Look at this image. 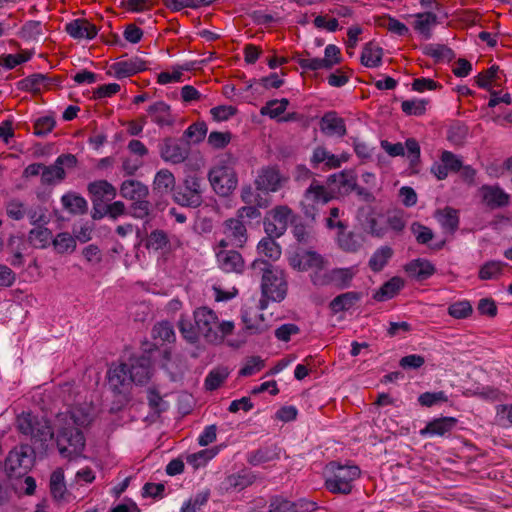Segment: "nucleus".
<instances>
[{
  "mask_svg": "<svg viewBox=\"0 0 512 512\" xmlns=\"http://www.w3.org/2000/svg\"><path fill=\"white\" fill-rule=\"evenodd\" d=\"M194 323L182 315L178 329L183 338L189 343H196L202 337L207 343L221 344L233 333L235 324L230 320L220 321L214 310L209 307H198L193 312Z\"/></svg>",
  "mask_w": 512,
  "mask_h": 512,
  "instance_id": "obj_2",
  "label": "nucleus"
},
{
  "mask_svg": "<svg viewBox=\"0 0 512 512\" xmlns=\"http://www.w3.org/2000/svg\"><path fill=\"white\" fill-rule=\"evenodd\" d=\"M65 31L77 40H92L96 37L98 29L86 19H74L65 25Z\"/></svg>",
  "mask_w": 512,
  "mask_h": 512,
  "instance_id": "obj_21",
  "label": "nucleus"
},
{
  "mask_svg": "<svg viewBox=\"0 0 512 512\" xmlns=\"http://www.w3.org/2000/svg\"><path fill=\"white\" fill-rule=\"evenodd\" d=\"M31 58V53L23 52L19 54H7L0 56V65L6 69H13L16 66L27 62Z\"/></svg>",
  "mask_w": 512,
  "mask_h": 512,
  "instance_id": "obj_56",
  "label": "nucleus"
},
{
  "mask_svg": "<svg viewBox=\"0 0 512 512\" xmlns=\"http://www.w3.org/2000/svg\"><path fill=\"white\" fill-rule=\"evenodd\" d=\"M94 417V407L88 402L74 404L56 416V444L62 457L72 459L82 454L85 438L80 428L89 426Z\"/></svg>",
  "mask_w": 512,
  "mask_h": 512,
  "instance_id": "obj_1",
  "label": "nucleus"
},
{
  "mask_svg": "<svg viewBox=\"0 0 512 512\" xmlns=\"http://www.w3.org/2000/svg\"><path fill=\"white\" fill-rule=\"evenodd\" d=\"M50 492L54 499L64 500L67 494L64 472L61 468L54 470L50 477Z\"/></svg>",
  "mask_w": 512,
  "mask_h": 512,
  "instance_id": "obj_37",
  "label": "nucleus"
},
{
  "mask_svg": "<svg viewBox=\"0 0 512 512\" xmlns=\"http://www.w3.org/2000/svg\"><path fill=\"white\" fill-rule=\"evenodd\" d=\"M506 264L501 261H488L482 265L479 271V277L482 280L496 279L501 275L503 267Z\"/></svg>",
  "mask_w": 512,
  "mask_h": 512,
  "instance_id": "obj_48",
  "label": "nucleus"
},
{
  "mask_svg": "<svg viewBox=\"0 0 512 512\" xmlns=\"http://www.w3.org/2000/svg\"><path fill=\"white\" fill-rule=\"evenodd\" d=\"M300 329L296 324L285 323L275 330V337L279 341L288 342L292 336L297 335Z\"/></svg>",
  "mask_w": 512,
  "mask_h": 512,
  "instance_id": "obj_63",
  "label": "nucleus"
},
{
  "mask_svg": "<svg viewBox=\"0 0 512 512\" xmlns=\"http://www.w3.org/2000/svg\"><path fill=\"white\" fill-rule=\"evenodd\" d=\"M330 199L332 194L323 185L314 181L306 190L302 200L305 215L314 219L317 207L325 205Z\"/></svg>",
  "mask_w": 512,
  "mask_h": 512,
  "instance_id": "obj_11",
  "label": "nucleus"
},
{
  "mask_svg": "<svg viewBox=\"0 0 512 512\" xmlns=\"http://www.w3.org/2000/svg\"><path fill=\"white\" fill-rule=\"evenodd\" d=\"M337 242L343 250L349 252H354L360 247V243L353 233L345 232V227L343 229H339Z\"/></svg>",
  "mask_w": 512,
  "mask_h": 512,
  "instance_id": "obj_52",
  "label": "nucleus"
},
{
  "mask_svg": "<svg viewBox=\"0 0 512 512\" xmlns=\"http://www.w3.org/2000/svg\"><path fill=\"white\" fill-rule=\"evenodd\" d=\"M284 178L275 167L262 168L255 179L256 188L264 192H276L282 186Z\"/></svg>",
  "mask_w": 512,
  "mask_h": 512,
  "instance_id": "obj_16",
  "label": "nucleus"
},
{
  "mask_svg": "<svg viewBox=\"0 0 512 512\" xmlns=\"http://www.w3.org/2000/svg\"><path fill=\"white\" fill-rule=\"evenodd\" d=\"M456 424V419L452 417H444L435 419L427 424L425 429L421 431V434L430 436H444L450 432Z\"/></svg>",
  "mask_w": 512,
  "mask_h": 512,
  "instance_id": "obj_32",
  "label": "nucleus"
},
{
  "mask_svg": "<svg viewBox=\"0 0 512 512\" xmlns=\"http://www.w3.org/2000/svg\"><path fill=\"white\" fill-rule=\"evenodd\" d=\"M356 272L357 270L355 267L336 268L330 270V279L332 280V285L340 289L349 287Z\"/></svg>",
  "mask_w": 512,
  "mask_h": 512,
  "instance_id": "obj_36",
  "label": "nucleus"
},
{
  "mask_svg": "<svg viewBox=\"0 0 512 512\" xmlns=\"http://www.w3.org/2000/svg\"><path fill=\"white\" fill-rule=\"evenodd\" d=\"M122 197L131 201L145 199L148 196V188L146 185L137 180H125L120 187Z\"/></svg>",
  "mask_w": 512,
  "mask_h": 512,
  "instance_id": "obj_30",
  "label": "nucleus"
},
{
  "mask_svg": "<svg viewBox=\"0 0 512 512\" xmlns=\"http://www.w3.org/2000/svg\"><path fill=\"white\" fill-rule=\"evenodd\" d=\"M328 182L337 187L339 193L348 194L356 191L359 196L367 198L370 194L365 188L357 186V177L353 170H343L328 177Z\"/></svg>",
  "mask_w": 512,
  "mask_h": 512,
  "instance_id": "obj_14",
  "label": "nucleus"
},
{
  "mask_svg": "<svg viewBox=\"0 0 512 512\" xmlns=\"http://www.w3.org/2000/svg\"><path fill=\"white\" fill-rule=\"evenodd\" d=\"M321 131L328 136L343 137L346 134L345 121L335 112L326 113L321 119Z\"/></svg>",
  "mask_w": 512,
  "mask_h": 512,
  "instance_id": "obj_26",
  "label": "nucleus"
},
{
  "mask_svg": "<svg viewBox=\"0 0 512 512\" xmlns=\"http://www.w3.org/2000/svg\"><path fill=\"white\" fill-rule=\"evenodd\" d=\"M128 367V375H131V383L142 385L149 381L152 370L151 361L148 357L141 356L134 358L131 360V364H128Z\"/></svg>",
  "mask_w": 512,
  "mask_h": 512,
  "instance_id": "obj_20",
  "label": "nucleus"
},
{
  "mask_svg": "<svg viewBox=\"0 0 512 512\" xmlns=\"http://www.w3.org/2000/svg\"><path fill=\"white\" fill-rule=\"evenodd\" d=\"M188 153V148L174 139H166L160 147L161 158L172 164L182 163Z\"/></svg>",
  "mask_w": 512,
  "mask_h": 512,
  "instance_id": "obj_18",
  "label": "nucleus"
},
{
  "mask_svg": "<svg viewBox=\"0 0 512 512\" xmlns=\"http://www.w3.org/2000/svg\"><path fill=\"white\" fill-rule=\"evenodd\" d=\"M447 400L448 397L443 391L425 392L418 397L419 403L426 407H431L437 403L446 402Z\"/></svg>",
  "mask_w": 512,
  "mask_h": 512,
  "instance_id": "obj_60",
  "label": "nucleus"
},
{
  "mask_svg": "<svg viewBox=\"0 0 512 512\" xmlns=\"http://www.w3.org/2000/svg\"><path fill=\"white\" fill-rule=\"evenodd\" d=\"M76 157L72 154H62L56 158L53 164L43 167L41 184L44 186L55 185L65 178L64 167H74L76 165Z\"/></svg>",
  "mask_w": 512,
  "mask_h": 512,
  "instance_id": "obj_9",
  "label": "nucleus"
},
{
  "mask_svg": "<svg viewBox=\"0 0 512 512\" xmlns=\"http://www.w3.org/2000/svg\"><path fill=\"white\" fill-rule=\"evenodd\" d=\"M472 311V306L467 300L452 303L448 307V314L455 319H465L472 314Z\"/></svg>",
  "mask_w": 512,
  "mask_h": 512,
  "instance_id": "obj_53",
  "label": "nucleus"
},
{
  "mask_svg": "<svg viewBox=\"0 0 512 512\" xmlns=\"http://www.w3.org/2000/svg\"><path fill=\"white\" fill-rule=\"evenodd\" d=\"M129 367L126 363L113 365L108 370V384L115 392H122L131 384V375H128Z\"/></svg>",
  "mask_w": 512,
  "mask_h": 512,
  "instance_id": "obj_19",
  "label": "nucleus"
},
{
  "mask_svg": "<svg viewBox=\"0 0 512 512\" xmlns=\"http://www.w3.org/2000/svg\"><path fill=\"white\" fill-rule=\"evenodd\" d=\"M175 185V177L168 169L159 170L153 181L154 190L159 193H168Z\"/></svg>",
  "mask_w": 512,
  "mask_h": 512,
  "instance_id": "obj_40",
  "label": "nucleus"
},
{
  "mask_svg": "<svg viewBox=\"0 0 512 512\" xmlns=\"http://www.w3.org/2000/svg\"><path fill=\"white\" fill-rule=\"evenodd\" d=\"M224 234L226 239L220 241L219 245L226 248L229 244L235 247H242L247 241V231L242 220L231 218L224 222Z\"/></svg>",
  "mask_w": 512,
  "mask_h": 512,
  "instance_id": "obj_15",
  "label": "nucleus"
},
{
  "mask_svg": "<svg viewBox=\"0 0 512 512\" xmlns=\"http://www.w3.org/2000/svg\"><path fill=\"white\" fill-rule=\"evenodd\" d=\"M152 333L155 340L169 343L175 340V332L173 326L171 323L166 321L156 324Z\"/></svg>",
  "mask_w": 512,
  "mask_h": 512,
  "instance_id": "obj_49",
  "label": "nucleus"
},
{
  "mask_svg": "<svg viewBox=\"0 0 512 512\" xmlns=\"http://www.w3.org/2000/svg\"><path fill=\"white\" fill-rule=\"evenodd\" d=\"M208 180L216 194L223 197L230 195L238 185L233 160L230 157L218 159L208 173Z\"/></svg>",
  "mask_w": 512,
  "mask_h": 512,
  "instance_id": "obj_4",
  "label": "nucleus"
},
{
  "mask_svg": "<svg viewBox=\"0 0 512 512\" xmlns=\"http://www.w3.org/2000/svg\"><path fill=\"white\" fill-rule=\"evenodd\" d=\"M294 219L295 215L288 206H277L266 217L265 232L269 236L280 237L286 232L288 225L294 222Z\"/></svg>",
  "mask_w": 512,
  "mask_h": 512,
  "instance_id": "obj_8",
  "label": "nucleus"
},
{
  "mask_svg": "<svg viewBox=\"0 0 512 512\" xmlns=\"http://www.w3.org/2000/svg\"><path fill=\"white\" fill-rule=\"evenodd\" d=\"M55 251L59 254L73 252L76 248L75 238L68 232L58 233L51 243Z\"/></svg>",
  "mask_w": 512,
  "mask_h": 512,
  "instance_id": "obj_43",
  "label": "nucleus"
},
{
  "mask_svg": "<svg viewBox=\"0 0 512 512\" xmlns=\"http://www.w3.org/2000/svg\"><path fill=\"white\" fill-rule=\"evenodd\" d=\"M182 242L176 235H169L161 229L153 230L146 239L145 247L149 251L167 255L181 246Z\"/></svg>",
  "mask_w": 512,
  "mask_h": 512,
  "instance_id": "obj_10",
  "label": "nucleus"
},
{
  "mask_svg": "<svg viewBox=\"0 0 512 512\" xmlns=\"http://www.w3.org/2000/svg\"><path fill=\"white\" fill-rule=\"evenodd\" d=\"M264 366L263 360L258 356L250 357L240 369L239 374L247 377L259 372Z\"/></svg>",
  "mask_w": 512,
  "mask_h": 512,
  "instance_id": "obj_62",
  "label": "nucleus"
},
{
  "mask_svg": "<svg viewBox=\"0 0 512 512\" xmlns=\"http://www.w3.org/2000/svg\"><path fill=\"white\" fill-rule=\"evenodd\" d=\"M147 113L151 120L160 127L171 126L175 122L170 105L164 101H157L151 104L147 109Z\"/></svg>",
  "mask_w": 512,
  "mask_h": 512,
  "instance_id": "obj_23",
  "label": "nucleus"
},
{
  "mask_svg": "<svg viewBox=\"0 0 512 512\" xmlns=\"http://www.w3.org/2000/svg\"><path fill=\"white\" fill-rule=\"evenodd\" d=\"M325 485L332 493L348 494L353 482L359 478L360 469L355 465H341L331 462L325 467Z\"/></svg>",
  "mask_w": 512,
  "mask_h": 512,
  "instance_id": "obj_5",
  "label": "nucleus"
},
{
  "mask_svg": "<svg viewBox=\"0 0 512 512\" xmlns=\"http://www.w3.org/2000/svg\"><path fill=\"white\" fill-rule=\"evenodd\" d=\"M32 463L31 448L20 446L10 451L5 461V468L11 474L22 475L32 466Z\"/></svg>",
  "mask_w": 512,
  "mask_h": 512,
  "instance_id": "obj_12",
  "label": "nucleus"
},
{
  "mask_svg": "<svg viewBox=\"0 0 512 512\" xmlns=\"http://www.w3.org/2000/svg\"><path fill=\"white\" fill-rule=\"evenodd\" d=\"M242 320L245 328L251 334H260L268 329V324L265 321L264 315L253 311L252 309H244L242 311Z\"/></svg>",
  "mask_w": 512,
  "mask_h": 512,
  "instance_id": "obj_29",
  "label": "nucleus"
},
{
  "mask_svg": "<svg viewBox=\"0 0 512 512\" xmlns=\"http://www.w3.org/2000/svg\"><path fill=\"white\" fill-rule=\"evenodd\" d=\"M436 218L443 229L454 232L457 230L459 225L458 211L451 208L445 207L436 213Z\"/></svg>",
  "mask_w": 512,
  "mask_h": 512,
  "instance_id": "obj_38",
  "label": "nucleus"
},
{
  "mask_svg": "<svg viewBox=\"0 0 512 512\" xmlns=\"http://www.w3.org/2000/svg\"><path fill=\"white\" fill-rule=\"evenodd\" d=\"M17 428L22 434L31 437L35 442H40L42 446L54 437V432L48 421L38 419L31 413H22L17 417Z\"/></svg>",
  "mask_w": 512,
  "mask_h": 512,
  "instance_id": "obj_6",
  "label": "nucleus"
},
{
  "mask_svg": "<svg viewBox=\"0 0 512 512\" xmlns=\"http://www.w3.org/2000/svg\"><path fill=\"white\" fill-rule=\"evenodd\" d=\"M55 127V120L53 117L44 116L35 121L34 134L37 136H45L49 134Z\"/></svg>",
  "mask_w": 512,
  "mask_h": 512,
  "instance_id": "obj_61",
  "label": "nucleus"
},
{
  "mask_svg": "<svg viewBox=\"0 0 512 512\" xmlns=\"http://www.w3.org/2000/svg\"><path fill=\"white\" fill-rule=\"evenodd\" d=\"M289 265L298 271L315 270L316 268L326 266L324 258L314 252L308 250H299L288 255Z\"/></svg>",
  "mask_w": 512,
  "mask_h": 512,
  "instance_id": "obj_13",
  "label": "nucleus"
},
{
  "mask_svg": "<svg viewBox=\"0 0 512 512\" xmlns=\"http://www.w3.org/2000/svg\"><path fill=\"white\" fill-rule=\"evenodd\" d=\"M111 68L117 78H125L143 71L145 64L143 61L134 58L116 62Z\"/></svg>",
  "mask_w": 512,
  "mask_h": 512,
  "instance_id": "obj_31",
  "label": "nucleus"
},
{
  "mask_svg": "<svg viewBox=\"0 0 512 512\" xmlns=\"http://www.w3.org/2000/svg\"><path fill=\"white\" fill-rule=\"evenodd\" d=\"M383 49L373 43H367L361 53V63L368 68H376L381 65Z\"/></svg>",
  "mask_w": 512,
  "mask_h": 512,
  "instance_id": "obj_34",
  "label": "nucleus"
},
{
  "mask_svg": "<svg viewBox=\"0 0 512 512\" xmlns=\"http://www.w3.org/2000/svg\"><path fill=\"white\" fill-rule=\"evenodd\" d=\"M229 375L227 368L218 367L211 370L205 379V388L213 391L221 386Z\"/></svg>",
  "mask_w": 512,
  "mask_h": 512,
  "instance_id": "obj_46",
  "label": "nucleus"
},
{
  "mask_svg": "<svg viewBox=\"0 0 512 512\" xmlns=\"http://www.w3.org/2000/svg\"><path fill=\"white\" fill-rule=\"evenodd\" d=\"M258 265H264L261 280L263 298L274 302H281L286 297L288 288L284 271L265 261L255 260L253 267L256 268Z\"/></svg>",
  "mask_w": 512,
  "mask_h": 512,
  "instance_id": "obj_3",
  "label": "nucleus"
},
{
  "mask_svg": "<svg viewBox=\"0 0 512 512\" xmlns=\"http://www.w3.org/2000/svg\"><path fill=\"white\" fill-rule=\"evenodd\" d=\"M496 420L503 427L512 426V404L496 407Z\"/></svg>",
  "mask_w": 512,
  "mask_h": 512,
  "instance_id": "obj_64",
  "label": "nucleus"
},
{
  "mask_svg": "<svg viewBox=\"0 0 512 512\" xmlns=\"http://www.w3.org/2000/svg\"><path fill=\"white\" fill-rule=\"evenodd\" d=\"M479 195L482 202L491 209L505 206L509 202V195L498 186L484 185L479 189Z\"/></svg>",
  "mask_w": 512,
  "mask_h": 512,
  "instance_id": "obj_22",
  "label": "nucleus"
},
{
  "mask_svg": "<svg viewBox=\"0 0 512 512\" xmlns=\"http://www.w3.org/2000/svg\"><path fill=\"white\" fill-rule=\"evenodd\" d=\"M358 299L359 296L357 293L347 292L334 298L330 303V307L336 313L344 310H349L350 308H352V306Z\"/></svg>",
  "mask_w": 512,
  "mask_h": 512,
  "instance_id": "obj_47",
  "label": "nucleus"
},
{
  "mask_svg": "<svg viewBox=\"0 0 512 512\" xmlns=\"http://www.w3.org/2000/svg\"><path fill=\"white\" fill-rule=\"evenodd\" d=\"M322 66L324 69H331L334 65L339 64L341 62L340 49L334 45L329 44L325 47L324 57L321 58Z\"/></svg>",
  "mask_w": 512,
  "mask_h": 512,
  "instance_id": "obj_55",
  "label": "nucleus"
},
{
  "mask_svg": "<svg viewBox=\"0 0 512 512\" xmlns=\"http://www.w3.org/2000/svg\"><path fill=\"white\" fill-rule=\"evenodd\" d=\"M219 453L217 447L200 450L196 453H192L187 456L186 460L189 465L193 468L198 469L205 466L210 460H212Z\"/></svg>",
  "mask_w": 512,
  "mask_h": 512,
  "instance_id": "obj_42",
  "label": "nucleus"
},
{
  "mask_svg": "<svg viewBox=\"0 0 512 512\" xmlns=\"http://www.w3.org/2000/svg\"><path fill=\"white\" fill-rule=\"evenodd\" d=\"M348 160L349 154L342 153L340 155H335L322 146L316 147L313 150L311 157V163L314 167L323 163L327 169L339 168L342 163H345Z\"/></svg>",
  "mask_w": 512,
  "mask_h": 512,
  "instance_id": "obj_17",
  "label": "nucleus"
},
{
  "mask_svg": "<svg viewBox=\"0 0 512 512\" xmlns=\"http://www.w3.org/2000/svg\"><path fill=\"white\" fill-rule=\"evenodd\" d=\"M404 286V281L399 277H393L375 293L374 298L377 301H385L393 298Z\"/></svg>",
  "mask_w": 512,
  "mask_h": 512,
  "instance_id": "obj_39",
  "label": "nucleus"
},
{
  "mask_svg": "<svg viewBox=\"0 0 512 512\" xmlns=\"http://www.w3.org/2000/svg\"><path fill=\"white\" fill-rule=\"evenodd\" d=\"M203 183L196 175H188L184 179L183 188L177 189L174 200L182 206L198 207L202 202Z\"/></svg>",
  "mask_w": 512,
  "mask_h": 512,
  "instance_id": "obj_7",
  "label": "nucleus"
},
{
  "mask_svg": "<svg viewBox=\"0 0 512 512\" xmlns=\"http://www.w3.org/2000/svg\"><path fill=\"white\" fill-rule=\"evenodd\" d=\"M405 272L416 280H426L435 273L434 265L427 259L418 258L410 261L404 267Z\"/></svg>",
  "mask_w": 512,
  "mask_h": 512,
  "instance_id": "obj_24",
  "label": "nucleus"
},
{
  "mask_svg": "<svg viewBox=\"0 0 512 512\" xmlns=\"http://www.w3.org/2000/svg\"><path fill=\"white\" fill-rule=\"evenodd\" d=\"M427 101L424 99H412L403 101L401 104L402 111L407 115L419 116L425 113Z\"/></svg>",
  "mask_w": 512,
  "mask_h": 512,
  "instance_id": "obj_57",
  "label": "nucleus"
},
{
  "mask_svg": "<svg viewBox=\"0 0 512 512\" xmlns=\"http://www.w3.org/2000/svg\"><path fill=\"white\" fill-rule=\"evenodd\" d=\"M277 457V454L268 448L259 449L255 452H252L248 456V462L253 466H258L264 464L266 462L272 461Z\"/></svg>",
  "mask_w": 512,
  "mask_h": 512,
  "instance_id": "obj_59",
  "label": "nucleus"
},
{
  "mask_svg": "<svg viewBox=\"0 0 512 512\" xmlns=\"http://www.w3.org/2000/svg\"><path fill=\"white\" fill-rule=\"evenodd\" d=\"M437 23V16L432 12L419 13L415 16L414 28L424 38L430 39L432 29Z\"/></svg>",
  "mask_w": 512,
  "mask_h": 512,
  "instance_id": "obj_33",
  "label": "nucleus"
},
{
  "mask_svg": "<svg viewBox=\"0 0 512 512\" xmlns=\"http://www.w3.org/2000/svg\"><path fill=\"white\" fill-rule=\"evenodd\" d=\"M61 202L66 210L73 214H82L87 210V201L76 194H65Z\"/></svg>",
  "mask_w": 512,
  "mask_h": 512,
  "instance_id": "obj_45",
  "label": "nucleus"
},
{
  "mask_svg": "<svg viewBox=\"0 0 512 512\" xmlns=\"http://www.w3.org/2000/svg\"><path fill=\"white\" fill-rule=\"evenodd\" d=\"M393 251L388 246L378 248L369 259V267L374 272L381 271L392 257Z\"/></svg>",
  "mask_w": 512,
  "mask_h": 512,
  "instance_id": "obj_44",
  "label": "nucleus"
},
{
  "mask_svg": "<svg viewBox=\"0 0 512 512\" xmlns=\"http://www.w3.org/2000/svg\"><path fill=\"white\" fill-rule=\"evenodd\" d=\"M6 213L9 218L19 221L26 216V206L19 199H11L6 203Z\"/></svg>",
  "mask_w": 512,
  "mask_h": 512,
  "instance_id": "obj_54",
  "label": "nucleus"
},
{
  "mask_svg": "<svg viewBox=\"0 0 512 512\" xmlns=\"http://www.w3.org/2000/svg\"><path fill=\"white\" fill-rule=\"evenodd\" d=\"M89 193L92 195L94 203L108 202L115 198L116 189L106 180L92 182L88 186Z\"/></svg>",
  "mask_w": 512,
  "mask_h": 512,
  "instance_id": "obj_27",
  "label": "nucleus"
},
{
  "mask_svg": "<svg viewBox=\"0 0 512 512\" xmlns=\"http://www.w3.org/2000/svg\"><path fill=\"white\" fill-rule=\"evenodd\" d=\"M52 232L43 226H37L30 230L28 234V241L38 249H45L52 243Z\"/></svg>",
  "mask_w": 512,
  "mask_h": 512,
  "instance_id": "obj_35",
  "label": "nucleus"
},
{
  "mask_svg": "<svg viewBox=\"0 0 512 512\" xmlns=\"http://www.w3.org/2000/svg\"><path fill=\"white\" fill-rule=\"evenodd\" d=\"M255 475L249 471L242 470L238 473L228 475L222 482V488L226 491H241L251 485Z\"/></svg>",
  "mask_w": 512,
  "mask_h": 512,
  "instance_id": "obj_28",
  "label": "nucleus"
},
{
  "mask_svg": "<svg viewBox=\"0 0 512 512\" xmlns=\"http://www.w3.org/2000/svg\"><path fill=\"white\" fill-rule=\"evenodd\" d=\"M42 35V26L39 21L26 22L20 31V37L25 40H37Z\"/></svg>",
  "mask_w": 512,
  "mask_h": 512,
  "instance_id": "obj_58",
  "label": "nucleus"
},
{
  "mask_svg": "<svg viewBox=\"0 0 512 512\" xmlns=\"http://www.w3.org/2000/svg\"><path fill=\"white\" fill-rule=\"evenodd\" d=\"M287 99L271 100L264 107L261 108V114L267 115L270 118H276L283 114L288 106Z\"/></svg>",
  "mask_w": 512,
  "mask_h": 512,
  "instance_id": "obj_51",
  "label": "nucleus"
},
{
  "mask_svg": "<svg viewBox=\"0 0 512 512\" xmlns=\"http://www.w3.org/2000/svg\"><path fill=\"white\" fill-rule=\"evenodd\" d=\"M385 218L382 215L371 213L367 217L366 229L377 237L383 236L387 232Z\"/></svg>",
  "mask_w": 512,
  "mask_h": 512,
  "instance_id": "obj_50",
  "label": "nucleus"
},
{
  "mask_svg": "<svg viewBox=\"0 0 512 512\" xmlns=\"http://www.w3.org/2000/svg\"><path fill=\"white\" fill-rule=\"evenodd\" d=\"M217 262L225 272H241L243 260L240 253L234 250H220L216 253Z\"/></svg>",
  "mask_w": 512,
  "mask_h": 512,
  "instance_id": "obj_25",
  "label": "nucleus"
},
{
  "mask_svg": "<svg viewBox=\"0 0 512 512\" xmlns=\"http://www.w3.org/2000/svg\"><path fill=\"white\" fill-rule=\"evenodd\" d=\"M275 237L267 236L263 238L257 245L258 253L268 257L271 260H278L281 256V247L274 240Z\"/></svg>",
  "mask_w": 512,
  "mask_h": 512,
  "instance_id": "obj_41",
  "label": "nucleus"
}]
</instances>
